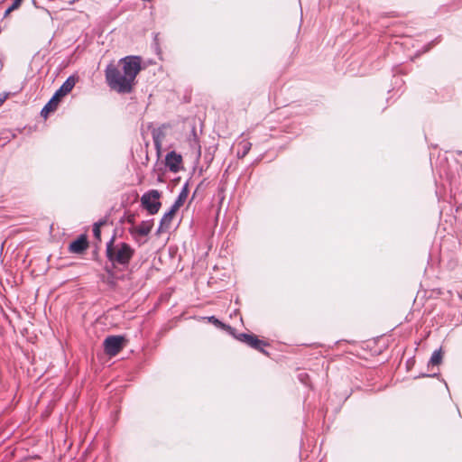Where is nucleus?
Returning <instances> with one entry per match:
<instances>
[{
  "instance_id": "obj_1",
  "label": "nucleus",
  "mask_w": 462,
  "mask_h": 462,
  "mask_svg": "<svg viewBox=\"0 0 462 462\" xmlns=\"http://www.w3.org/2000/svg\"><path fill=\"white\" fill-rule=\"evenodd\" d=\"M122 69L114 64L106 66V81L109 88L117 93H131L137 74L141 70V59L138 56H127L119 60Z\"/></svg>"
},
{
  "instance_id": "obj_2",
  "label": "nucleus",
  "mask_w": 462,
  "mask_h": 462,
  "mask_svg": "<svg viewBox=\"0 0 462 462\" xmlns=\"http://www.w3.org/2000/svg\"><path fill=\"white\" fill-rule=\"evenodd\" d=\"M134 253V249L129 244L125 242L116 243L115 236L106 245V256L113 268H127Z\"/></svg>"
},
{
  "instance_id": "obj_3",
  "label": "nucleus",
  "mask_w": 462,
  "mask_h": 462,
  "mask_svg": "<svg viewBox=\"0 0 462 462\" xmlns=\"http://www.w3.org/2000/svg\"><path fill=\"white\" fill-rule=\"evenodd\" d=\"M161 193L157 189H152L145 192L141 198L142 207L148 211L150 215L158 213L161 208Z\"/></svg>"
},
{
  "instance_id": "obj_4",
  "label": "nucleus",
  "mask_w": 462,
  "mask_h": 462,
  "mask_svg": "<svg viewBox=\"0 0 462 462\" xmlns=\"http://www.w3.org/2000/svg\"><path fill=\"white\" fill-rule=\"evenodd\" d=\"M126 339L123 336H108L104 340V351L110 356H116L125 346Z\"/></svg>"
},
{
  "instance_id": "obj_5",
  "label": "nucleus",
  "mask_w": 462,
  "mask_h": 462,
  "mask_svg": "<svg viewBox=\"0 0 462 462\" xmlns=\"http://www.w3.org/2000/svg\"><path fill=\"white\" fill-rule=\"evenodd\" d=\"M153 226V220H145L142 221L139 226H133L128 229L129 234L133 236V238L139 242L140 236H146L150 234Z\"/></svg>"
},
{
  "instance_id": "obj_6",
  "label": "nucleus",
  "mask_w": 462,
  "mask_h": 462,
  "mask_svg": "<svg viewBox=\"0 0 462 462\" xmlns=\"http://www.w3.org/2000/svg\"><path fill=\"white\" fill-rule=\"evenodd\" d=\"M182 162V157L174 151L170 152L165 158V164L172 172H178Z\"/></svg>"
},
{
  "instance_id": "obj_7",
  "label": "nucleus",
  "mask_w": 462,
  "mask_h": 462,
  "mask_svg": "<svg viewBox=\"0 0 462 462\" xmlns=\"http://www.w3.org/2000/svg\"><path fill=\"white\" fill-rule=\"evenodd\" d=\"M177 211L178 209L171 207L170 210L162 216L157 229V235L166 232L171 227L172 219Z\"/></svg>"
},
{
  "instance_id": "obj_8",
  "label": "nucleus",
  "mask_w": 462,
  "mask_h": 462,
  "mask_svg": "<svg viewBox=\"0 0 462 462\" xmlns=\"http://www.w3.org/2000/svg\"><path fill=\"white\" fill-rule=\"evenodd\" d=\"M88 243L87 237L84 235H81L78 239L69 244V250L73 254H81L88 248Z\"/></svg>"
},
{
  "instance_id": "obj_9",
  "label": "nucleus",
  "mask_w": 462,
  "mask_h": 462,
  "mask_svg": "<svg viewBox=\"0 0 462 462\" xmlns=\"http://www.w3.org/2000/svg\"><path fill=\"white\" fill-rule=\"evenodd\" d=\"M76 84V79L74 77H69L65 82L60 86V88L55 92V96L60 99L63 96L69 93Z\"/></svg>"
},
{
  "instance_id": "obj_10",
  "label": "nucleus",
  "mask_w": 462,
  "mask_h": 462,
  "mask_svg": "<svg viewBox=\"0 0 462 462\" xmlns=\"http://www.w3.org/2000/svg\"><path fill=\"white\" fill-rule=\"evenodd\" d=\"M189 192V183L186 182L183 185L180 194L178 195L175 202L172 204L171 207H173L174 208L179 210V208L185 203V201H186V199L188 198Z\"/></svg>"
},
{
  "instance_id": "obj_11",
  "label": "nucleus",
  "mask_w": 462,
  "mask_h": 462,
  "mask_svg": "<svg viewBox=\"0 0 462 462\" xmlns=\"http://www.w3.org/2000/svg\"><path fill=\"white\" fill-rule=\"evenodd\" d=\"M60 100L55 95L51 98V100L43 106L42 109V116H47V115L51 112H53L57 109V106L60 103Z\"/></svg>"
},
{
  "instance_id": "obj_12",
  "label": "nucleus",
  "mask_w": 462,
  "mask_h": 462,
  "mask_svg": "<svg viewBox=\"0 0 462 462\" xmlns=\"http://www.w3.org/2000/svg\"><path fill=\"white\" fill-rule=\"evenodd\" d=\"M152 140L154 145L159 148L162 144V140L165 137L164 127H158L152 131Z\"/></svg>"
},
{
  "instance_id": "obj_13",
  "label": "nucleus",
  "mask_w": 462,
  "mask_h": 462,
  "mask_svg": "<svg viewBox=\"0 0 462 462\" xmlns=\"http://www.w3.org/2000/svg\"><path fill=\"white\" fill-rule=\"evenodd\" d=\"M237 157L242 159L245 157L251 150L252 143L246 140H243L238 143Z\"/></svg>"
},
{
  "instance_id": "obj_14",
  "label": "nucleus",
  "mask_w": 462,
  "mask_h": 462,
  "mask_svg": "<svg viewBox=\"0 0 462 462\" xmlns=\"http://www.w3.org/2000/svg\"><path fill=\"white\" fill-rule=\"evenodd\" d=\"M442 358H443V353H442L441 348L435 350L431 355V357L429 361L428 366L439 365L442 362Z\"/></svg>"
},
{
  "instance_id": "obj_15",
  "label": "nucleus",
  "mask_w": 462,
  "mask_h": 462,
  "mask_svg": "<svg viewBox=\"0 0 462 462\" xmlns=\"http://www.w3.org/2000/svg\"><path fill=\"white\" fill-rule=\"evenodd\" d=\"M263 346H266V343H264L263 341L258 339L255 336L254 337V339L251 341V345L250 346L253 347L254 349H256L262 353H264L266 354V352L263 349Z\"/></svg>"
},
{
  "instance_id": "obj_16",
  "label": "nucleus",
  "mask_w": 462,
  "mask_h": 462,
  "mask_svg": "<svg viewBox=\"0 0 462 462\" xmlns=\"http://www.w3.org/2000/svg\"><path fill=\"white\" fill-rule=\"evenodd\" d=\"M106 223V221H99L94 224L93 226V236L97 240H101V230L100 227Z\"/></svg>"
},
{
  "instance_id": "obj_17",
  "label": "nucleus",
  "mask_w": 462,
  "mask_h": 462,
  "mask_svg": "<svg viewBox=\"0 0 462 462\" xmlns=\"http://www.w3.org/2000/svg\"><path fill=\"white\" fill-rule=\"evenodd\" d=\"M208 320L217 326V328H225V329H232L230 326L225 325L219 319H217L215 316L208 317Z\"/></svg>"
},
{
  "instance_id": "obj_18",
  "label": "nucleus",
  "mask_w": 462,
  "mask_h": 462,
  "mask_svg": "<svg viewBox=\"0 0 462 462\" xmlns=\"http://www.w3.org/2000/svg\"><path fill=\"white\" fill-rule=\"evenodd\" d=\"M125 219L133 226L135 222V215L133 213H129L125 216Z\"/></svg>"
},
{
  "instance_id": "obj_19",
  "label": "nucleus",
  "mask_w": 462,
  "mask_h": 462,
  "mask_svg": "<svg viewBox=\"0 0 462 462\" xmlns=\"http://www.w3.org/2000/svg\"><path fill=\"white\" fill-rule=\"evenodd\" d=\"M250 335L251 334L241 333V334L238 335L237 339L242 341V342H245V339H249L248 337H249Z\"/></svg>"
},
{
  "instance_id": "obj_20",
  "label": "nucleus",
  "mask_w": 462,
  "mask_h": 462,
  "mask_svg": "<svg viewBox=\"0 0 462 462\" xmlns=\"http://www.w3.org/2000/svg\"><path fill=\"white\" fill-rule=\"evenodd\" d=\"M23 1V0H14L13 4L11 5V9L15 10V9L19 8V6L21 5Z\"/></svg>"
},
{
  "instance_id": "obj_21",
  "label": "nucleus",
  "mask_w": 462,
  "mask_h": 462,
  "mask_svg": "<svg viewBox=\"0 0 462 462\" xmlns=\"http://www.w3.org/2000/svg\"><path fill=\"white\" fill-rule=\"evenodd\" d=\"M254 335H250L249 336V339H245V341L244 343H245L246 345L250 346L251 345V341L254 339Z\"/></svg>"
},
{
  "instance_id": "obj_22",
  "label": "nucleus",
  "mask_w": 462,
  "mask_h": 462,
  "mask_svg": "<svg viewBox=\"0 0 462 462\" xmlns=\"http://www.w3.org/2000/svg\"><path fill=\"white\" fill-rule=\"evenodd\" d=\"M254 335H250L249 336V339H245V341L244 343H245L246 345L250 346L251 345V341L254 339Z\"/></svg>"
},
{
  "instance_id": "obj_23",
  "label": "nucleus",
  "mask_w": 462,
  "mask_h": 462,
  "mask_svg": "<svg viewBox=\"0 0 462 462\" xmlns=\"http://www.w3.org/2000/svg\"><path fill=\"white\" fill-rule=\"evenodd\" d=\"M14 9H11V6L8 7L5 13V16H7L12 11H14Z\"/></svg>"
}]
</instances>
